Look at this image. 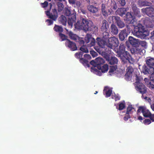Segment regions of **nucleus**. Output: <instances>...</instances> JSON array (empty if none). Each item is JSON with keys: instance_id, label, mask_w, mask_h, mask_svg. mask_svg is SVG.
<instances>
[{"instance_id": "dca6fc26", "label": "nucleus", "mask_w": 154, "mask_h": 154, "mask_svg": "<svg viewBox=\"0 0 154 154\" xmlns=\"http://www.w3.org/2000/svg\"><path fill=\"white\" fill-rule=\"evenodd\" d=\"M130 55L127 51H126L121 54H119L117 56L120 57L122 61L124 63L127 62V59L130 57Z\"/></svg>"}, {"instance_id": "6e6d98bb", "label": "nucleus", "mask_w": 154, "mask_h": 154, "mask_svg": "<svg viewBox=\"0 0 154 154\" xmlns=\"http://www.w3.org/2000/svg\"><path fill=\"white\" fill-rule=\"evenodd\" d=\"M150 119H145L143 121V123L145 125H149L151 123Z\"/></svg>"}, {"instance_id": "423d86ee", "label": "nucleus", "mask_w": 154, "mask_h": 154, "mask_svg": "<svg viewBox=\"0 0 154 154\" xmlns=\"http://www.w3.org/2000/svg\"><path fill=\"white\" fill-rule=\"evenodd\" d=\"M142 13L146 14L149 17L154 19V8L149 7L141 9Z\"/></svg>"}, {"instance_id": "4468645a", "label": "nucleus", "mask_w": 154, "mask_h": 154, "mask_svg": "<svg viewBox=\"0 0 154 154\" xmlns=\"http://www.w3.org/2000/svg\"><path fill=\"white\" fill-rule=\"evenodd\" d=\"M113 20H115L117 26L119 28H122L125 27V24L122 21L120 17L117 16H113L112 17Z\"/></svg>"}, {"instance_id": "412c9836", "label": "nucleus", "mask_w": 154, "mask_h": 154, "mask_svg": "<svg viewBox=\"0 0 154 154\" xmlns=\"http://www.w3.org/2000/svg\"><path fill=\"white\" fill-rule=\"evenodd\" d=\"M76 20V14L73 12L72 15L69 17L67 20L69 26H72L73 23L75 22Z\"/></svg>"}, {"instance_id": "aec40b11", "label": "nucleus", "mask_w": 154, "mask_h": 154, "mask_svg": "<svg viewBox=\"0 0 154 154\" xmlns=\"http://www.w3.org/2000/svg\"><path fill=\"white\" fill-rule=\"evenodd\" d=\"M142 71L145 74H151V73H154V68L149 67L148 68L144 65L143 67Z\"/></svg>"}, {"instance_id": "79ce46f5", "label": "nucleus", "mask_w": 154, "mask_h": 154, "mask_svg": "<svg viewBox=\"0 0 154 154\" xmlns=\"http://www.w3.org/2000/svg\"><path fill=\"white\" fill-rule=\"evenodd\" d=\"M58 11L59 12L61 11L63 9V5L61 2H59L57 3Z\"/></svg>"}, {"instance_id": "8fccbe9b", "label": "nucleus", "mask_w": 154, "mask_h": 154, "mask_svg": "<svg viewBox=\"0 0 154 154\" xmlns=\"http://www.w3.org/2000/svg\"><path fill=\"white\" fill-rule=\"evenodd\" d=\"M133 109H134V108L132 106V105H129L127 109L126 114H129L131 111Z\"/></svg>"}, {"instance_id": "0e129e2a", "label": "nucleus", "mask_w": 154, "mask_h": 154, "mask_svg": "<svg viewBox=\"0 0 154 154\" xmlns=\"http://www.w3.org/2000/svg\"><path fill=\"white\" fill-rule=\"evenodd\" d=\"M150 120L152 122H154V114H151L149 117Z\"/></svg>"}, {"instance_id": "680f3d73", "label": "nucleus", "mask_w": 154, "mask_h": 154, "mask_svg": "<svg viewBox=\"0 0 154 154\" xmlns=\"http://www.w3.org/2000/svg\"><path fill=\"white\" fill-rule=\"evenodd\" d=\"M150 79L154 83V73L151 74Z\"/></svg>"}, {"instance_id": "39448f33", "label": "nucleus", "mask_w": 154, "mask_h": 154, "mask_svg": "<svg viewBox=\"0 0 154 154\" xmlns=\"http://www.w3.org/2000/svg\"><path fill=\"white\" fill-rule=\"evenodd\" d=\"M105 62V61L103 58L99 57L96 58L94 60L91 61L90 63L98 69H101V66H102Z\"/></svg>"}, {"instance_id": "5701e85b", "label": "nucleus", "mask_w": 154, "mask_h": 154, "mask_svg": "<svg viewBox=\"0 0 154 154\" xmlns=\"http://www.w3.org/2000/svg\"><path fill=\"white\" fill-rule=\"evenodd\" d=\"M139 40L132 36H129L128 38L129 43L133 47H137L139 45Z\"/></svg>"}, {"instance_id": "b1692460", "label": "nucleus", "mask_w": 154, "mask_h": 154, "mask_svg": "<svg viewBox=\"0 0 154 154\" xmlns=\"http://www.w3.org/2000/svg\"><path fill=\"white\" fill-rule=\"evenodd\" d=\"M128 35L126 29H124L121 31L119 34V38L120 40L124 41L125 39L127 37Z\"/></svg>"}, {"instance_id": "6ab92c4d", "label": "nucleus", "mask_w": 154, "mask_h": 154, "mask_svg": "<svg viewBox=\"0 0 154 154\" xmlns=\"http://www.w3.org/2000/svg\"><path fill=\"white\" fill-rule=\"evenodd\" d=\"M126 73L125 75V79L127 80H129L132 76V72L133 71V69L131 66H128L126 69Z\"/></svg>"}, {"instance_id": "f257e3e1", "label": "nucleus", "mask_w": 154, "mask_h": 154, "mask_svg": "<svg viewBox=\"0 0 154 154\" xmlns=\"http://www.w3.org/2000/svg\"><path fill=\"white\" fill-rule=\"evenodd\" d=\"M128 23L131 24L134 27L132 33L134 35L138 38L144 39L149 35V32L140 23L137 24L136 22L133 18Z\"/></svg>"}, {"instance_id": "de8ad7c7", "label": "nucleus", "mask_w": 154, "mask_h": 154, "mask_svg": "<svg viewBox=\"0 0 154 154\" xmlns=\"http://www.w3.org/2000/svg\"><path fill=\"white\" fill-rule=\"evenodd\" d=\"M75 42H78L80 45H82V46L84 45L85 43V42L82 39V38L79 37L77 40Z\"/></svg>"}, {"instance_id": "4be33fe9", "label": "nucleus", "mask_w": 154, "mask_h": 154, "mask_svg": "<svg viewBox=\"0 0 154 154\" xmlns=\"http://www.w3.org/2000/svg\"><path fill=\"white\" fill-rule=\"evenodd\" d=\"M109 28V24L107 21L105 20H103L101 26V30L102 31H107Z\"/></svg>"}, {"instance_id": "6e6552de", "label": "nucleus", "mask_w": 154, "mask_h": 154, "mask_svg": "<svg viewBox=\"0 0 154 154\" xmlns=\"http://www.w3.org/2000/svg\"><path fill=\"white\" fill-rule=\"evenodd\" d=\"M141 21L147 28H152L154 26V20L148 17H145L141 19Z\"/></svg>"}, {"instance_id": "ddd939ff", "label": "nucleus", "mask_w": 154, "mask_h": 154, "mask_svg": "<svg viewBox=\"0 0 154 154\" xmlns=\"http://www.w3.org/2000/svg\"><path fill=\"white\" fill-rule=\"evenodd\" d=\"M130 51L132 54H137L138 55H143L144 54L143 51H145V50L137 47H133L131 49Z\"/></svg>"}, {"instance_id": "7ed1b4c3", "label": "nucleus", "mask_w": 154, "mask_h": 154, "mask_svg": "<svg viewBox=\"0 0 154 154\" xmlns=\"http://www.w3.org/2000/svg\"><path fill=\"white\" fill-rule=\"evenodd\" d=\"M110 51H102L101 55L108 61L109 63L111 65H117L118 62L117 58L115 57H110Z\"/></svg>"}, {"instance_id": "cd10ccee", "label": "nucleus", "mask_w": 154, "mask_h": 154, "mask_svg": "<svg viewBox=\"0 0 154 154\" xmlns=\"http://www.w3.org/2000/svg\"><path fill=\"white\" fill-rule=\"evenodd\" d=\"M87 8L88 10L93 14H95L97 12L99 9L98 8L94 7L91 5L88 6Z\"/></svg>"}, {"instance_id": "a211bd4d", "label": "nucleus", "mask_w": 154, "mask_h": 154, "mask_svg": "<svg viewBox=\"0 0 154 154\" xmlns=\"http://www.w3.org/2000/svg\"><path fill=\"white\" fill-rule=\"evenodd\" d=\"M131 7L134 14L136 16L139 17H140L141 14L140 9L137 7L136 5L134 3H131Z\"/></svg>"}, {"instance_id": "9d476101", "label": "nucleus", "mask_w": 154, "mask_h": 154, "mask_svg": "<svg viewBox=\"0 0 154 154\" xmlns=\"http://www.w3.org/2000/svg\"><path fill=\"white\" fill-rule=\"evenodd\" d=\"M65 45L66 47L69 48L70 50L73 51L76 50L77 47L76 43L69 39H67L66 41Z\"/></svg>"}, {"instance_id": "a19ab883", "label": "nucleus", "mask_w": 154, "mask_h": 154, "mask_svg": "<svg viewBox=\"0 0 154 154\" xmlns=\"http://www.w3.org/2000/svg\"><path fill=\"white\" fill-rule=\"evenodd\" d=\"M83 54V52H78L75 53V57L79 59V60L80 59L82 58V57Z\"/></svg>"}, {"instance_id": "09e8293b", "label": "nucleus", "mask_w": 154, "mask_h": 154, "mask_svg": "<svg viewBox=\"0 0 154 154\" xmlns=\"http://www.w3.org/2000/svg\"><path fill=\"white\" fill-rule=\"evenodd\" d=\"M135 77L136 82L135 83V85L137 84L138 83H141L140 82V81L141 80V77L140 76H138L137 75H136Z\"/></svg>"}, {"instance_id": "a18cd8bd", "label": "nucleus", "mask_w": 154, "mask_h": 154, "mask_svg": "<svg viewBox=\"0 0 154 154\" xmlns=\"http://www.w3.org/2000/svg\"><path fill=\"white\" fill-rule=\"evenodd\" d=\"M103 38L106 39L109 38V33L107 31H103Z\"/></svg>"}, {"instance_id": "393cba45", "label": "nucleus", "mask_w": 154, "mask_h": 154, "mask_svg": "<svg viewBox=\"0 0 154 154\" xmlns=\"http://www.w3.org/2000/svg\"><path fill=\"white\" fill-rule=\"evenodd\" d=\"M66 34L68 35L69 38L72 40L76 41L79 38V36L76 34H74L71 31H69L66 29Z\"/></svg>"}, {"instance_id": "1a4fd4ad", "label": "nucleus", "mask_w": 154, "mask_h": 154, "mask_svg": "<svg viewBox=\"0 0 154 154\" xmlns=\"http://www.w3.org/2000/svg\"><path fill=\"white\" fill-rule=\"evenodd\" d=\"M142 112L143 116L145 117H149L151 114V112L149 110L147 109L145 106H140L138 107V109L137 110V113L138 115L139 113Z\"/></svg>"}, {"instance_id": "20e7f679", "label": "nucleus", "mask_w": 154, "mask_h": 154, "mask_svg": "<svg viewBox=\"0 0 154 154\" xmlns=\"http://www.w3.org/2000/svg\"><path fill=\"white\" fill-rule=\"evenodd\" d=\"M119 44L118 39L115 37L109 38L107 43V47L110 49L114 48V50L116 47H117Z\"/></svg>"}, {"instance_id": "052dcab7", "label": "nucleus", "mask_w": 154, "mask_h": 154, "mask_svg": "<svg viewBox=\"0 0 154 154\" xmlns=\"http://www.w3.org/2000/svg\"><path fill=\"white\" fill-rule=\"evenodd\" d=\"M53 20H50V19H47L46 20V22H47L48 23V26H50L52 24H53Z\"/></svg>"}, {"instance_id": "9b49d317", "label": "nucleus", "mask_w": 154, "mask_h": 154, "mask_svg": "<svg viewBox=\"0 0 154 154\" xmlns=\"http://www.w3.org/2000/svg\"><path fill=\"white\" fill-rule=\"evenodd\" d=\"M136 89L137 91L139 92L142 95L147 92V88L142 83H138L136 84ZM143 96L142 95V97Z\"/></svg>"}, {"instance_id": "58836bf2", "label": "nucleus", "mask_w": 154, "mask_h": 154, "mask_svg": "<svg viewBox=\"0 0 154 154\" xmlns=\"http://www.w3.org/2000/svg\"><path fill=\"white\" fill-rule=\"evenodd\" d=\"M60 20L63 25H66V17L63 15H62L60 18Z\"/></svg>"}, {"instance_id": "864d4df0", "label": "nucleus", "mask_w": 154, "mask_h": 154, "mask_svg": "<svg viewBox=\"0 0 154 154\" xmlns=\"http://www.w3.org/2000/svg\"><path fill=\"white\" fill-rule=\"evenodd\" d=\"M111 8L114 10H116L117 8L116 3L115 2H112L111 3Z\"/></svg>"}, {"instance_id": "f03ea898", "label": "nucleus", "mask_w": 154, "mask_h": 154, "mask_svg": "<svg viewBox=\"0 0 154 154\" xmlns=\"http://www.w3.org/2000/svg\"><path fill=\"white\" fill-rule=\"evenodd\" d=\"M92 24V21L87 19L81 18L80 20H78L75 24V28L78 29L83 30L86 32L89 25Z\"/></svg>"}, {"instance_id": "72a5a7b5", "label": "nucleus", "mask_w": 154, "mask_h": 154, "mask_svg": "<svg viewBox=\"0 0 154 154\" xmlns=\"http://www.w3.org/2000/svg\"><path fill=\"white\" fill-rule=\"evenodd\" d=\"M73 12H71L68 8H65L63 11V14L65 16L69 17L72 15Z\"/></svg>"}, {"instance_id": "c03bdc74", "label": "nucleus", "mask_w": 154, "mask_h": 154, "mask_svg": "<svg viewBox=\"0 0 154 154\" xmlns=\"http://www.w3.org/2000/svg\"><path fill=\"white\" fill-rule=\"evenodd\" d=\"M59 36L62 39V41L64 40L66 41L68 39H67L68 37L67 36L61 33H59Z\"/></svg>"}, {"instance_id": "774afa93", "label": "nucleus", "mask_w": 154, "mask_h": 154, "mask_svg": "<svg viewBox=\"0 0 154 154\" xmlns=\"http://www.w3.org/2000/svg\"><path fill=\"white\" fill-rule=\"evenodd\" d=\"M151 37L152 38H154V30L151 33Z\"/></svg>"}, {"instance_id": "5fc2aeb1", "label": "nucleus", "mask_w": 154, "mask_h": 154, "mask_svg": "<svg viewBox=\"0 0 154 154\" xmlns=\"http://www.w3.org/2000/svg\"><path fill=\"white\" fill-rule=\"evenodd\" d=\"M119 2L121 6H124L126 3L125 0H120L119 1Z\"/></svg>"}, {"instance_id": "7c9ffc66", "label": "nucleus", "mask_w": 154, "mask_h": 154, "mask_svg": "<svg viewBox=\"0 0 154 154\" xmlns=\"http://www.w3.org/2000/svg\"><path fill=\"white\" fill-rule=\"evenodd\" d=\"M106 9L105 5L104 4H102L101 8L102 13L104 17H107L109 14Z\"/></svg>"}, {"instance_id": "49530a36", "label": "nucleus", "mask_w": 154, "mask_h": 154, "mask_svg": "<svg viewBox=\"0 0 154 154\" xmlns=\"http://www.w3.org/2000/svg\"><path fill=\"white\" fill-rule=\"evenodd\" d=\"M80 50L84 53H88V48L84 45L82 46L80 48Z\"/></svg>"}, {"instance_id": "4c0bfd02", "label": "nucleus", "mask_w": 154, "mask_h": 154, "mask_svg": "<svg viewBox=\"0 0 154 154\" xmlns=\"http://www.w3.org/2000/svg\"><path fill=\"white\" fill-rule=\"evenodd\" d=\"M119 14L121 16H123L125 14L126 11V9L125 8H120L119 10L118 11Z\"/></svg>"}, {"instance_id": "338daca9", "label": "nucleus", "mask_w": 154, "mask_h": 154, "mask_svg": "<svg viewBox=\"0 0 154 154\" xmlns=\"http://www.w3.org/2000/svg\"><path fill=\"white\" fill-rule=\"evenodd\" d=\"M91 54L92 55L93 57H95L96 55H97V53L94 51H91Z\"/></svg>"}, {"instance_id": "2eb2a0df", "label": "nucleus", "mask_w": 154, "mask_h": 154, "mask_svg": "<svg viewBox=\"0 0 154 154\" xmlns=\"http://www.w3.org/2000/svg\"><path fill=\"white\" fill-rule=\"evenodd\" d=\"M85 42L86 43H88L91 41L90 46H92L94 45L95 44V39L92 37L91 35L89 34H87L85 38Z\"/></svg>"}, {"instance_id": "37998d69", "label": "nucleus", "mask_w": 154, "mask_h": 154, "mask_svg": "<svg viewBox=\"0 0 154 154\" xmlns=\"http://www.w3.org/2000/svg\"><path fill=\"white\" fill-rule=\"evenodd\" d=\"M125 102H120L119 103L118 109L119 110H122L125 108Z\"/></svg>"}, {"instance_id": "13d9d810", "label": "nucleus", "mask_w": 154, "mask_h": 154, "mask_svg": "<svg viewBox=\"0 0 154 154\" xmlns=\"http://www.w3.org/2000/svg\"><path fill=\"white\" fill-rule=\"evenodd\" d=\"M48 5V2L47 1H45L44 3H41V5L43 8L47 7Z\"/></svg>"}, {"instance_id": "f8f14e48", "label": "nucleus", "mask_w": 154, "mask_h": 154, "mask_svg": "<svg viewBox=\"0 0 154 154\" xmlns=\"http://www.w3.org/2000/svg\"><path fill=\"white\" fill-rule=\"evenodd\" d=\"M91 58V57L90 55L85 54L84 55V58L80 59L79 61L85 66L89 67L90 65L88 63V60H90Z\"/></svg>"}, {"instance_id": "bb28decb", "label": "nucleus", "mask_w": 154, "mask_h": 154, "mask_svg": "<svg viewBox=\"0 0 154 154\" xmlns=\"http://www.w3.org/2000/svg\"><path fill=\"white\" fill-rule=\"evenodd\" d=\"M146 64L149 67L154 66V58L150 57H147L146 60Z\"/></svg>"}, {"instance_id": "4d7b16f0", "label": "nucleus", "mask_w": 154, "mask_h": 154, "mask_svg": "<svg viewBox=\"0 0 154 154\" xmlns=\"http://www.w3.org/2000/svg\"><path fill=\"white\" fill-rule=\"evenodd\" d=\"M127 61H128L130 63L133 64L134 62V60L131 57L130 55V57H129L128 59H127Z\"/></svg>"}, {"instance_id": "e2e57ef3", "label": "nucleus", "mask_w": 154, "mask_h": 154, "mask_svg": "<svg viewBox=\"0 0 154 154\" xmlns=\"http://www.w3.org/2000/svg\"><path fill=\"white\" fill-rule=\"evenodd\" d=\"M94 49L98 52L99 53H102V52H101L100 50V48H101L100 47H99V48L98 47H96L95 46L94 47Z\"/></svg>"}, {"instance_id": "2f4dec72", "label": "nucleus", "mask_w": 154, "mask_h": 154, "mask_svg": "<svg viewBox=\"0 0 154 154\" xmlns=\"http://www.w3.org/2000/svg\"><path fill=\"white\" fill-rule=\"evenodd\" d=\"M103 92L105 93L106 97H108L111 96L112 94V91L108 87L106 86L104 88Z\"/></svg>"}, {"instance_id": "69168bd1", "label": "nucleus", "mask_w": 154, "mask_h": 154, "mask_svg": "<svg viewBox=\"0 0 154 154\" xmlns=\"http://www.w3.org/2000/svg\"><path fill=\"white\" fill-rule=\"evenodd\" d=\"M76 0H68L69 3L72 5L75 4Z\"/></svg>"}, {"instance_id": "c756f323", "label": "nucleus", "mask_w": 154, "mask_h": 154, "mask_svg": "<svg viewBox=\"0 0 154 154\" xmlns=\"http://www.w3.org/2000/svg\"><path fill=\"white\" fill-rule=\"evenodd\" d=\"M97 43L101 48H103L104 47L106 42L103 40H102L100 38H96Z\"/></svg>"}, {"instance_id": "f704fd0d", "label": "nucleus", "mask_w": 154, "mask_h": 154, "mask_svg": "<svg viewBox=\"0 0 154 154\" xmlns=\"http://www.w3.org/2000/svg\"><path fill=\"white\" fill-rule=\"evenodd\" d=\"M53 29L54 31L59 32V33H62L63 31V29L62 26L56 24L55 25Z\"/></svg>"}, {"instance_id": "bf43d9fd", "label": "nucleus", "mask_w": 154, "mask_h": 154, "mask_svg": "<svg viewBox=\"0 0 154 154\" xmlns=\"http://www.w3.org/2000/svg\"><path fill=\"white\" fill-rule=\"evenodd\" d=\"M131 118L129 114H126L125 116L124 117V120L125 121H127L128 119Z\"/></svg>"}, {"instance_id": "0eeeda50", "label": "nucleus", "mask_w": 154, "mask_h": 154, "mask_svg": "<svg viewBox=\"0 0 154 154\" xmlns=\"http://www.w3.org/2000/svg\"><path fill=\"white\" fill-rule=\"evenodd\" d=\"M45 13L48 17L53 21H55L58 18V14L56 8L53 9L51 13L49 11H45Z\"/></svg>"}, {"instance_id": "e433bc0d", "label": "nucleus", "mask_w": 154, "mask_h": 154, "mask_svg": "<svg viewBox=\"0 0 154 154\" xmlns=\"http://www.w3.org/2000/svg\"><path fill=\"white\" fill-rule=\"evenodd\" d=\"M133 17L131 13L130 12H127L125 15V19L127 22H129L133 19Z\"/></svg>"}, {"instance_id": "473e14b6", "label": "nucleus", "mask_w": 154, "mask_h": 154, "mask_svg": "<svg viewBox=\"0 0 154 154\" xmlns=\"http://www.w3.org/2000/svg\"><path fill=\"white\" fill-rule=\"evenodd\" d=\"M98 31V28L96 26L94 25L93 23L92 22V24L89 25L88 26V29L87 31H92L93 32H97Z\"/></svg>"}, {"instance_id": "a878e982", "label": "nucleus", "mask_w": 154, "mask_h": 154, "mask_svg": "<svg viewBox=\"0 0 154 154\" xmlns=\"http://www.w3.org/2000/svg\"><path fill=\"white\" fill-rule=\"evenodd\" d=\"M125 45L122 43L120 44L118 50H116L115 49L114 50L117 53V55L121 54V53H123L126 51H125Z\"/></svg>"}, {"instance_id": "ea45409f", "label": "nucleus", "mask_w": 154, "mask_h": 154, "mask_svg": "<svg viewBox=\"0 0 154 154\" xmlns=\"http://www.w3.org/2000/svg\"><path fill=\"white\" fill-rule=\"evenodd\" d=\"M117 69V65L110 66L109 72L110 73V74L111 75V73H112L116 71Z\"/></svg>"}, {"instance_id": "c85d7f7f", "label": "nucleus", "mask_w": 154, "mask_h": 154, "mask_svg": "<svg viewBox=\"0 0 154 154\" xmlns=\"http://www.w3.org/2000/svg\"><path fill=\"white\" fill-rule=\"evenodd\" d=\"M110 31L112 34L114 35H117L119 32L117 27L113 23L110 26Z\"/></svg>"}, {"instance_id": "603ef678", "label": "nucleus", "mask_w": 154, "mask_h": 154, "mask_svg": "<svg viewBox=\"0 0 154 154\" xmlns=\"http://www.w3.org/2000/svg\"><path fill=\"white\" fill-rule=\"evenodd\" d=\"M140 44L143 47H145L147 46V43L146 41H139V45Z\"/></svg>"}, {"instance_id": "3c124183", "label": "nucleus", "mask_w": 154, "mask_h": 154, "mask_svg": "<svg viewBox=\"0 0 154 154\" xmlns=\"http://www.w3.org/2000/svg\"><path fill=\"white\" fill-rule=\"evenodd\" d=\"M147 86L151 90L154 91V85L149 82L147 85Z\"/></svg>"}, {"instance_id": "f3484780", "label": "nucleus", "mask_w": 154, "mask_h": 154, "mask_svg": "<svg viewBox=\"0 0 154 154\" xmlns=\"http://www.w3.org/2000/svg\"><path fill=\"white\" fill-rule=\"evenodd\" d=\"M137 4L139 7L141 8L143 7L150 6L152 3L146 0H138Z\"/></svg>"}, {"instance_id": "c9c22d12", "label": "nucleus", "mask_w": 154, "mask_h": 154, "mask_svg": "<svg viewBox=\"0 0 154 154\" xmlns=\"http://www.w3.org/2000/svg\"><path fill=\"white\" fill-rule=\"evenodd\" d=\"M101 69H98L99 70H101L102 72H107L108 70V65L107 64L103 65L101 66Z\"/></svg>"}]
</instances>
